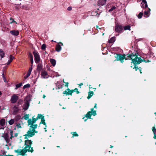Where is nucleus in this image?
Segmentation results:
<instances>
[{"instance_id": "3", "label": "nucleus", "mask_w": 156, "mask_h": 156, "mask_svg": "<svg viewBox=\"0 0 156 156\" xmlns=\"http://www.w3.org/2000/svg\"><path fill=\"white\" fill-rule=\"evenodd\" d=\"M25 149L27 150L28 151L32 152L33 151V148L31 147L32 144V141L29 140H25Z\"/></svg>"}, {"instance_id": "43", "label": "nucleus", "mask_w": 156, "mask_h": 156, "mask_svg": "<svg viewBox=\"0 0 156 156\" xmlns=\"http://www.w3.org/2000/svg\"><path fill=\"white\" fill-rule=\"evenodd\" d=\"M29 56L30 58V59H31L32 58H33V56L30 53L29 54Z\"/></svg>"}, {"instance_id": "47", "label": "nucleus", "mask_w": 156, "mask_h": 156, "mask_svg": "<svg viewBox=\"0 0 156 156\" xmlns=\"http://www.w3.org/2000/svg\"><path fill=\"white\" fill-rule=\"evenodd\" d=\"M67 9L68 10H71L72 9V7H68Z\"/></svg>"}, {"instance_id": "12", "label": "nucleus", "mask_w": 156, "mask_h": 156, "mask_svg": "<svg viewBox=\"0 0 156 156\" xmlns=\"http://www.w3.org/2000/svg\"><path fill=\"white\" fill-rule=\"evenodd\" d=\"M49 75L47 72L45 71H42L41 72V77L43 78H48Z\"/></svg>"}, {"instance_id": "35", "label": "nucleus", "mask_w": 156, "mask_h": 156, "mask_svg": "<svg viewBox=\"0 0 156 156\" xmlns=\"http://www.w3.org/2000/svg\"><path fill=\"white\" fill-rule=\"evenodd\" d=\"M115 41L114 38L113 37H112L108 41V42L109 43H112Z\"/></svg>"}, {"instance_id": "41", "label": "nucleus", "mask_w": 156, "mask_h": 156, "mask_svg": "<svg viewBox=\"0 0 156 156\" xmlns=\"http://www.w3.org/2000/svg\"><path fill=\"white\" fill-rule=\"evenodd\" d=\"M64 94H65L66 95H68V91L67 90L64 91L63 93Z\"/></svg>"}, {"instance_id": "6", "label": "nucleus", "mask_w": 156, "mask_h": 156, "mask_svg": "<svg viewBox=\"0 0 156 156\" xmlns=\"http://www.w3.org/2000/svg\"><path fill=\"white\" fill-rule=\"evenodd\" d=\"M123 28V27L122 26L116 24L115 26V30L116 32L119 33H121L122 32Z\"/></svg>"}, {"instance_id": "20", "label": "nucleus", "mask_w": 156, "mask_h": 156, "mask_svg": "<svg viewBox=\"0 0 156 156\" xmlns=\"http://www.w3.org/2000/svg\"><path fill=\"white\" fill-rule=\"evenodd\" d=\"M13 114H15L17 113L19 111V109L16 106H14L13 108Z\"/></svg>"}, {"instance_id": "36", "label": "nucleus", "mask_w": 156, "mask_h": 156, "mask_svg": "<svg viewBox=\"0 0 156 156\" xmlns=\"http://www.w3.org/2000/svg\"><path fill=\"white\" fill-rule=\"evenodd\" d=\"M143 15V13L142 12H140L138 16V17L139 19H140L142 18V16Z\"/></svg>"}, {"instance_id": "32", "label": "nucleus", "mask_w": 156, "mask_h": 156, "mask_svg": "<svg viewBox=\"0 0 156 156\" xmlns=\"http://www.w3.org/2000/svg\"><path fill=\"white\" fill-rule=\"evenodd\" d=\"M22 85V83H20L19 84H17L16 85V88H15V90H17L18 88L21 87Z\"/></svg>"}, {"instance_id": "17", "label": "nucleus", "mask_w": 156, "mask_h": 156, "mask_svg": "<svg viewBox=\"0 0 156 156\" xmlns=\"http://www.w3.org/2000/svg\"><path fill=\"white\" fill-rule=\"evenodd\" d=\"M11 34L14 36H17L19 34V31L17 30H12L10 31Z\"/></svg>"}, {"instance_id": "7", "label": "nucleus", "mask_w": 156, "mask_h": 156, "mask_svg": "<svg viewBox=\"0 0 156 156\" xmlns=\"http://www.w3.org/2000/svg\"><path fill=\"white\" fill-rule=\"evenodd\" d=\"M18 99V96L16 94H13L11 99V102L12 103H15L17 102Z\"/></svg>"}, {"instance_id": "30", "label": "nucleus", "mask_w": 156, "mask_h": 156, "mask_svg": "<svg viewBox=\"0 0 156 156\" xmlns=\"http://www.w3.org/2000/svg\"><path fill=\"white\" fill-rule=\"evenodd\" d=\"M9 136H10V139H12V138L14 137L13 135V131L12 130H10L9 132Z\"/></svg>"}, {"instance_id": "8", "label": "nucleus", "mask_w": 156, "mask_h": 156, "mask_svg": "<svg viewBox=\"0 0 156 156\" xmlns=\"http://www.w3.org/2000/svg\"><path fill=\"white\" fill-rule=\"evenodd\" d=\"M5 120L4 119H2L0 120V129H3L5 127Z\"/></svg>"}, {"instance_id": "1", "label": "nucleus", "mask_w": 156, "mask_h": 156, "mask_svg": "<svg viewBox=\"0 0 156 156\" xmlns=\"http://www.w3.org/2000/svg\"><path fill=\"white\" fill-rule=\"evenodd\" d=\"M39 117V114L37 115V119L33 118L32 119H29L27 121L28 125H30L29 130L27 132V133L24 135L25 139H27L32 136L35 135V133H37L38 131H36L35 129L37 126V125L35 124L36 121L38 120Z\"/></svg>"}, {"instance_id": "53", "label": "nucleus", "mask_w": 156, "mask_h": 156, "mask_svg": "<svg viewBox=\"0 0 156 156\" xmlns=\"http://www.w3.org/2000/svg\"><path fill=\"white\" fill-rule=\"evenodd\" d=\"M22 102V100H19L18 103H19Z\"/></svg>"}, {"instance_id": "31", "label": "nucleus", "mask_w": 156, "mask_h": 156, "mask_svg": "<svg viewBox=\"0 0 156 156\" xmlns=\"http://www.w3.org/2000/svg\"><path fill=\"white\" fill-rule=\"evenodd\" d=\"M4 53L3 51L2 50H0V58L1 59L2 58L4 57Z\"/></svg>"}, {"instance_id": "54", "label": "nucleus", "mask_w": 156, "mask_h": 156, "mask_svg": "<svg viewBox=\"0 0 156 156\" xmlns=\"http://www.w3.org/2000/svg\"><path fill=\"white\" fill-rule=\"evenodd\" d=\"M94 108H97V104H95V105H94Z\"/></svg>"}, {"instance_id": "38", "label": "nucleus", "mask_w": 156, "mask_h": 156, "mask_svg": "<svg viewBox=\"0 0 156 156\" xmlns=\"http://www.w3.org/2000/svg\"><path fill=\"white\" fill-rule=\"evenodd\" d=\"M78 136V135L77 134V133L76 132H74L73 133V137H74L75 136Z\"/></svg>"}, {"instance_id": "23", "label": "nucleus", "mask_w": 156, "mask_h": 156, "mask_svg": "<svg viewBox=\"0 0 156 156\" xmlns=\"http://www.w3.org/2000/svg\"><path fill=\"white\" fill-rule=\"evenodd\" d=\"M61 47L60 45H59V44H58L56 46L55 49L57 51L59 52L61 50Z\"/></svg>"}, {"instance_id": "44", "label": "nucleus", "mask_w": 156, "mask_h": 156, "mask_svg": "<svg viewBox=\"0 0 156 156\" xmlns=\"http://www.w3.org/2000/svg\"><path fill=\"white\" fill-rule=\"evenodd\" d=\"M32 67H30V69H29V70H28V72H30L31 73V71H32Z\"/></svg>"}, {"instance_id": "26", "label": "nucleus", "mask_w": 156, "mask_h": 156, "mask_svg": "<svg viewBox=\"0 0 156 156\" xmlns=\"http://www.w3.org/2000/svg\"><path fill=\"white\" fill-rule=\"evenodd\" d=\"M152 131H153L154 136V138L155 139H156V129L155 127H153L152 128Z\"/></svg>"}, {"instance_id": "37", "label": "nucleus", "mask_w": 156, "mask_h": 156, "mask_svg": "<svg viewBox=\"0 0 156 156\" xmlns=\"http://www.w3.org/2000/svg\"><path fill=\"white\" fill-rule=\"evenodd\" d=\"M29 117V115L26 114L24 116L23 118L24 119H25V120H27V119H28Z\"/></svg>"}, {"instance_id": "58", "label": "nucleus", "mask_w": 156, "mask_h": 156, "mask_svg": "<svg viewBox=\"0 0 156 156\" xmlns=\"http://www.w3.org/2000/svg\"><path fill=\"white\" fill-rule=\"evenodd\" d=\"M83 85V83H81L79 84L80 86L82 85Z\"/></svg>"}, {"instance_id": "49", "label": "nucleus", "mask_w": 156, "mask_h": 156, "mask_svg": "<svg viewBox=\"0 0 156 156\" xmlns=\"http://www.w3.org/2000/svg\"><path fill=\"white\" fill-rule=\"evenodd\" d=\"M29 76L27 75V74L25 76H24V78L25 79H26Z\"/></svg>"}, {"instance_id": "18", "label": "nucleus", "mask_w": 156, "mask_h": 156, "mask_svg": "<svg viewBox=\"0 0 156 156\" xmlns=\"http://www.w3.org/2000/svg\"><path fill=\"white\" fill-rule=\"evenodd\" d=\"M107 0H99L98 3L99 6H103L105 5Z\"/></svg>"}, {"instance_id": "14", "label": "nucleus", "mask_w": 156, "mask_h": 156, "mask_svg": "<svg viewBox=\"0 0 156 156\" xmlns=\"http://www.w3.org/2000/svg\"><path fill=\"white\" fill-rule=\"evenodd\" d=\"M151 9L149 8H147V10L145 11L144 12V16L145 17H147L149 16L150 14V11Z\"/></svg>"}, {"instance_id": "42", "label": "nucleus", "mask_w": 156, "mask_h": 156, "mask_svg": "<svg viewBox=\"0 0 156 156\" xmlns=\"http://www.w3.org/2000/svg\"><path fill=\"white\" fill-rule=\"evenodd\" d=\"M10 20H12V22H11L10 23H12L13 22H14V23H16V24H17V23L14 20L12 19V18H10Z\"/></svg>"}, {"instance_id": "5", "label": "nucleus", "mask_w": 156, "mask_h": 156, "mask_svg": "<svg viewBox=\"0 0 156 156\" xmlns=\"http://www.w3.org/2000/svg\"><path fill=\"white\" fill-rule=\"evenodd\" d=\"M90 110L91 112H89L86 115V117L89 119L90 118L92 115L95 116L96 114V111H94V108H91Z\"/></svg>"}, {"instance_id": "52", "label": "nucleus", "mask_w": 156, "mask_h": 156, "mask_svg": "<svg viewBox=\"0 0 156 156\" xmlns=\"http://www.w3.org/2000/svg\"><path fill=\"white\" fill-rule=\"evenodd\" d=\"M68 84L69 83H66L65 85L66 86L68 87Z\"/></svg>"}, {"instance_id": "34", "label": "nucleus", "mask_w": 156, "mask_h": 156, "mask_svg": "<svg viewBox=\"0 0 156 156\" xmlns=\"http://www.w3.org/2000/svg\"><path fill=\"white\" fill-rule=\"evenodd\" d=\"M20 117H21L20 115H17L16 116L15 118V121L16 122L17 121L19 120V119H20Z\"/></svg>"}, {"instance_id": "19", "label": "nucleus", "mask_w": 156, "mask_h": 156, "mask_svg": "<svg viewBox=\"0 0 156 156\" xmlns=\"http://www.w3.org/2000/svg\"><path fill=\"white\" fill-rule=\"evenodd\" d=\"M91 15L93 16H96L98 17L100 14L97 11L94 10L91 12Z\"/></svg>"}, {"instance_id": "10", "label": "nucleus", "mask_w": 156, "mask_h": 156, "mask_svg": "<svg viewBox=\"0 0 156 156\" xmlns=\"http://www.w3.org/2000/svg\"><path fill=\"white\" fill-rule=\"evenodd\" d=\"M33 53L34 56L35 61L36 63L39 62V56L38 54V52H36V51L33 52Z\"/></svg>"}, {"instance_id": "46", "label": "nucleus", "mask_w": 156, "mask_h": 156, "mask_svg": "<svg viewBox=\"0 0 156 156\" xmlns=\"http://www.w3.org/2000/svg\"><path fill=\"white\" fill-rule=\"evenodd\" d=\"M30 60V61H31V64H32L33 63V58H31V59Z\"/></svg>"}, {"instance_id": "11", "label": "nucleus", "mask_w": 156, "mask_h": 156, "mask_svg": "<svg viewBox=\"0 0 156 156\" xmlns=\"http://www.w3.org/2000/svg\"><path fill=\"white\" fill-rule=\"evenodd\" d=\"M41 118V122L40 123V124L41 123H42L44 124V125L45 126V127L44 128V129H45V131H47V130L46 129V123L45 122V120L44 119V116H42V115H40V119Z\"/></svg>"}, {"instance_id": "15", "label": "nucleus", "mask_w": 156, "mask_h": 156, "mask_svg": "<svg viewBox=\"0 0 156 156\" xmlns=\"http://www.w3.org/2000/svg\"><path fill=\"white\" fill-rule=\"evenodd\" d=\"M142 2L141 3V7L142 8H146L147 7V5L146 0H141Z\"/></svg>"}, {"instance_id": "55", "label": "nucleus", "mask_w": 156, "mask_h": 156, "mask_svg": "<svg viewBox=\"0 0 156 156\" xmlns=\"http://www.w3.org/2000/svg\"><path fill=\"white\" fill-rule=\"evenodd\" d=\"M39 68V64H38L37 65V70L38 69V68ZM37 71H38V70H37Z\"/></svg>"}, {"instance_id": "25", "label": "nucleus", "mask_w": 156, "mask_h": 156, "mask_svg": "<svg viewBox=\"0 0 156 156\" xmlns=\"http://www.w3.org/2000/svg\"><path fill=\"white\" fill-rule=\"evenodd\" d=\"M50 62L53 66H55L56 62L55 60L53 59H50Z\"/></svg>"}, {"instance_id": "56", "label": "nucleus", "mask_w": 156, "mask_h": 156, "mask_svg": "<svg viewBox=\"0 0 156 156\" xmlns=\"http://www.w3.org/2000/svg\"><path fill=\"white\" fill-rule=\"evenodd\" d=\"M2 77L3 78H4V77H5V75L4 74V73H3L2 74Z\"/></svg>"}, {"instance_id": "13", "label": "nucleus", "mask_w": 156, "mask_h": 156, "mask_svg": "<svg viewBox=\"0 0 156 156\" xmlns=\"http://www.w3.org/2000/svg\"><path fill=\"white\" fill-rule=\"evenodd\" d=\"M67 90L68 91V95H72L73 93L74 92V91H76V90H77V93L79 94V91L78 90V89L76 88L74 90H70L69 89H68Z\"/></svg>"}, {"instance_id": "16", "label": "nucleus", "mask_w": 156, "mask_h": 156, "mask_svg": "<svg viewBox=\"0 0 156 156\" xmlns=\"http://www.w3.org/2000/svg\"><path fill=\"white\" fill-rule=\"evenodd\" d=\"M3 137L5 140V141L7 143H9V142L10 138H9V135L7 133H5L3 136Z\"/></svg>"}, {"instance_id": "51", "label": "nucleus", "mask_w": 156, "mask_h": 156, "mask_svg": "<svg viewBox=\"0 0 156 156\" xmlns=\"http://www.w3.org/2000/svg\"><path fill=\"white\" fill-rule=\"evenodd\" d=\"M30 74H31L30 72H28V73H27V75L29 76H30Z\"/></svg>"}, {"instance_id": "28", "label": "nucleus", "mask_w": 156, "mask_h": 156, "mask_svg": "<svg viewBox=\"0 0 156 156\" xmlns=\"http://www.w3.org/2000/svg\"><path fill=\"white\" fill-rule=\"evenodd\" d=\"M117 7L115 6H112L110 9L109 10V12H111L112 11H115V10L116 9Z\"/></svg>"}, {"instance_id": "48", "label": "nucleus", "mask_w": 156, "mask_h": 156, "mask_svg": "<svg viewBox=\"0 0 156 156\" xmlns=\"http://www.w3.org/2000/svg\"><path fill=\"white\" fill-rule=\"evenodd\" d=\"M18 133H15L14 135V137H17L18 136Z\"/></svg>"}, {"instance_id": "62", "label": "nucleus", "mask_w": 156, "mask_h": 156, "mask_svg": "<svg viewBox=\"0 0 156 156\" xmlns=\"http://www.w3.org/2000/svg\"><path fill=\"white\" fill-rule=\"evenodd\" d=\"M2 93L1 91H0V95L2 94Z\"/></svg>"}, {"instance_id": "59", "label": "nucleus", "mask_w": 156, "mask_h": 156, "mask_svg": "<svg viewBox=\"0 0 156 156\" xmlns=\"http://www.w3.org/2000/svg\"><path fill=\"white\" fill-rule=\"evenodd\" d=\"M144 61L145 62H150V61H149V60H147V61H146L145 60H144Z\"/></svg>"}, {"instance_id": "22", "label": "nucleus", "mask_w": 156, "mask_h": 156, "mask_svg": "<svg viewBox=\"0 0 156 156\" xmlns=\"http://www.w3.org/2000/svg\"><path fill=\"white\" fill-rule=\"evenodd\" d=\"M13 59H14V57L12 55H10L9 56V59L7 63V64L8 65L10 64Z\"/></svg>"}, {"instance_id": "61", "label": "nucleus", "mask_w": 156, "mask_h": 156, "mask_svg": "<svg viewBox=\"0 0 156 156\" xmlns=\"http://www.w3.org/2000/svg\"><path fill=\"white\" fill-rule=\"evenodd\" d=\"M113 147V146H111H111H110V147H111V148H112V147Z\"/></svg>"}, {"instance_id": "60", "label": "nucleus", "mask_w": 156, "mask_h": 156, "mask_svg": "<svg viewBox=\"0 0 156 156\" xmlns=\"http://www.w3.org/2000/svg\"><path fill=\"white\" fill-rule=\"evenodd\" d=\"M5 156H14V155H6Z\"/></svg>"}, {"instance_id": "29", "label": "nucleus", "mask_w": 156, "mask_h": 156, "mask_svg": "<svg viewBox=\"0 0 156 156\" xmlns=\"http://www.w3.org/2000/svg\"><path fill=\"white\" fill-rule=\"evenodd\" d=\"M22 126H23V125L21 123H16V126L18 129L21 128H22Z\"/></svg>"}, {"instance_id": "33", "label": "nucleus", "mask_w": 156, "mask_h": 156, "mask_svg": "<svg viewBox=\"0 0 156 156\" xmlns=\"http://www.w3.org/2000/svg\"><path fill=\"white\" fill-rule=\"evenodd\" d=\"M124 30H130V27L129 25H127L126 26H125L124 27Z\"/></svg>"}, {"instance_id": "27", "label": "nucleus", "mask_w": 156, "mask_h": 156, "mask_svg": "<svg viewBox=\"0 0 156 156\" xmlns=\"http://www.w3.org/2000/svg\"><path fill=\"white\" fill-rule=\"evenodd\" d=\"M15 119H11L9 122V124L10 125H13L15 122Z\"/></svg>"}, {"instance_id": "57", "label": "nucleus", "mask_w": 156, "mask_h": 156, "mask_svg": "<svg viewBox=\"0 0 156 156\" xmlns=\"http://www.w3.org/2000/svg\"><path fill=\"white\" fill-rule=\"evenodd\" d=\"M45 97H46L45 95L44 94V95H43V98H45Z\"/></svg>"}, {"instance_id": "63", "label": "nucleus", "mask_w": 156, "mask_h": 156, "mask_svg": "<svg viewBox=\"0 0 156 156\" xmlns=\"http://www.w3.org/2000/svg\"><path fill=\"white\" fill-rule=\"evenodd\" d=\"M60 44H61L62 45H63V44L62 43H60Z\"/></svg>"}, {"instance_id": "45", "label": "nucleus", "mask_w": 156, "mask_h": 156, "mask_svg": "<svg viewBox=\"0 0 156 156\" xmlns=\"http://www.w3.org/2000/svg\"><path fill=\"white\" fill-rule=\"evenodd\" d=\"M3 80H4V82H5V83H6L7 82V81H6V79L5 77H4V78H3Z\"/></svg>"}, {"instance_id": "21", "label": "nucleus", "mask_w": 156, "mask_h": 156, "mask_svg": "<svg viewBox=\"0 0 156 156\" xmlns=\"http://www.w3.org/2000/svg\"><path fill=\"white\" fill-rule=\"evenodd\" d=\"M117 57L119 58V60L121 61L122 62L123 60L124 59H125L126 60L127 59L125 57V56L121 55H119Z\"/></svg>"}, {"instance_id": "9", "label": "nucleus", "mask_w": 156, "mask_h": 156, "mask_svg": "<svg viewBox=\"0 0 156 156\" xmlns=\"http://www.w3.org/2000/svg\"><path fill=\"white\" fill-rule=\"evenodd\" d=\"M30 105V101L26 100L25 104L23 105V109L27 110L29 108Z\"/></svg>"}, {"instance_id": "4", "label": "nucleus", "mask_w": 156, "mask_h": 156, "mask_svg": "<svg viewBox=\"0 0 156 156\" xmlns=\"http://www.w3.org/2000/svg\"><path fill=\"white\" fill-rule=\"evenodd\" d=\"M27 151V150L25 149V148L22 150L21 149H18L16 150H14V152L15 153H17V155H23Z\"/></svg>"}, {"instance_id": "24", "label": "nucleus", "mask_w": 156, "mask_h": 156, "mask_svg": "<svg viewBox=\"0 0 156 156\" xmlns=\"http://www.w3.org/2000/svg\"><path fill=\"white\" fill-rule=\"evenodd\" d=\"M94 94V92L93 91H91L89 92L88 96L87 97V98L89 99Z\"/></svg>"}, {"instance_id": "40", "label": "nucleus", "mask_w": 156, "mask_h": 156, "mask_svg": "<svg viewBox=\"0 0 156 156\" xmlns=\"http://www.w3.org/2000/svg\"><path fill=\"white\" fill-rule=\"evenodd\" d=\"M30 87V84H26V85H25L23 87V88L24 89H25L27 88H29Z\"/></svg>"}, {"instance_id": "39", "label": "nucleus", "mask_w": 156, "mask_h": 156, "mask_svg": "<svg viewBox=\"0 0 156 156\" xmlns=\"http://www.w3.org/2000/svg\"><path fill=\"white\" fill-rule=\"evenodd\" d=\"M46 48V46L45 44H43L41 46V48L43 50H44Z\"/></svg>"}, {"instance_id": "50", "label": "nucleus", "mask_w": 156, "mask_h": 156, "mask_svg": "<svg viewBox=\"0 0 156 156\" xmlns=\"http://www.w3.org/2000/svg\"><path fill=\"white\" fill-rule=\"evenodd\" d=\"M138 68V67H136V66L135 65H134V67L133 68V69H134V68H135V69H136V70H137V69H138V68Z\"/></svg>"}, {"instance_id": "2", "label": "nucleus", "mask_w": 156, "mask_h": 156, "mask_svg": "<svg viewBox=\"0 0 156 156\" xmlns=\"http://www.w3.org/2000/svg\"><path fill=\"white\" fill-rule=\"evenodd\" d=\"M128 57L132 60V62L134 65L139 64L143 61V59L140 58V56L136 51H134V52Z\"/></svg>"}, {"instance_id": "64", "label": "nucleus", "mask_w": 156, "mask_h": 156, "mask_svg": "<svg viewBox=\"0 0 156 156\" xmlns=\"http://www.w3.org/2000/svg\"><path fill=\"white\" fill-rule=\"evenodd\" d=\"M96 27H97V28H98V26H96Z\"/></svg>"}]
</instances>
